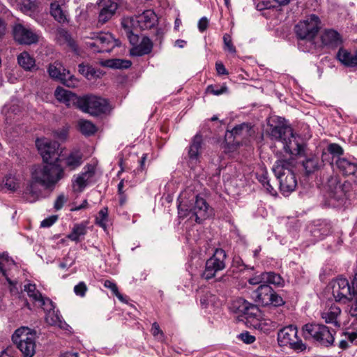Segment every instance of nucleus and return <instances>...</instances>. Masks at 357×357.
<instances>
[{"label":"nucleus","instance_id":"nucleus-1","mask_svg":"<svg viewBox=\"0 0 357 357\" xmlns=\"http://www.w3.org/2000/svg\"><path fill=\"white\" fill-rule=\"evenodd\" d=\"M36 144L45 164L33 167L31 188L38 183L52 190L66 176L64 169L59 164L63 150L58 142L45 138L38 139Z\"/></svg>","mask_w":357,"mask_h":357},{"label":"nucleus","instance_id":"nucleus-2","mask_svg":"<svg viewBox=\"0 0 357 357\" xmlns=\"http://www.w3.org/2000/svg\"><path fill=\"white\" fill-rule=\"evenodd\" d=\"M279 125H271L270 136L272 139L282 143L284 151L292 155H302L305 147L301 144L293 133L291 128L283 123L284 119L280 117Z\"/></svg>","mask_w":357,"mask_h":357},{"label":"nucleus","instance_id":"nucleus-3","mask_svg":"<svg viewBox=\"0 0 357 357\" xmlns=\"http://www.w3.org/2000/svg\"><path fill=\"white\" fill-rule=\"evenodd\" d=\"M273 172L279 181L280 191L284 196H288L295 190L297 179L295 163L292 158L278 160L273 167Z\"/></svg>","mask_w":357,"mask_h":357},{"label":"nucleus","instance_id":"nucleus-4","mask_svg":"<svg viewBox=\"0 0 357 357\" xmlns=\"http://www.w3.org/2000/svg\"><path fill=\"white\" fill-rule=\"evenodd\" d=\"M85 45L93 52H109L120 43L109 32H91L85 36Z\"/></svg>","mask_w":357,"mask_h":357},{"label":"nucleus","instance_id":"nucleus-5","mask_svg":"<svg viewBox=\"0 0 357 357\" xmlns=\"http://www.w3.org/2000/svg\"><path fill=\"white\" fill-rule=\"evenodd\" d=\"M183 197L184 195L181 194L178 198V210L181 216H185L188 213H192L195 217L196 222H201L212 214V209L202 197L196 196L193 206L188 205L187 202L183 200Z\"/></svg>","mask_w":357,"mask_h":357},{"label":"nucleus","instance_id":"nucleus-6","mask_svg":"<svg viewBox=\"0 0 357 357\" xmlns=\"http://www.w3.org/2000/svg\"><path fill=\"white\" fill-rule=\"evenodd\" d=\"M13 342L24 357H33L36 353V333L27 327L17 329L12 336Z\"/></svg>","mask_w":357,"mask_h":357},{"label":"nucleus","instance_id":"nucleus-7","mask_svg":"<svg viewBox=\"0 0 357 357\" xmlns=\"http://www.w3.org/2000/svg\"><path fill=\"white\" fill-rule=\"evenodd\" d=\"M303 335L305 339L312 338L321 345L328 347L333 344L334 336L329 328L324 324H307L303 327Z\"/></svg>","mask_w":357,"mask_h":357},{"label":"nucleus","instance_id":"nucleus-8","mask_svg":"<svg viewBox=\"0 0 357 357\" xmlns=\"http://www.w3.org/2000/svg\"><path fill=\"white\" fill-rule=\"evenodd\" d=\"M320 19L316 15H310L301 20L295 26L296 36L301 40L312 42L320 29Z\"/></svg>","mask_w":357,"mask_h":357},{"label":"nucleus","instance_id":"nucleus-9","mask_svg":"<svg viewBox=\"0 0 357 357\" xmlns=\"http://www.w3.org/2000/svg\"><path fill=\"white\" fill-rule=\"evenodd\" d=\"M77 108L92 116H98L107 111L108 104L105 99L100 97L86 95L80 97Z\"/></svg>","mask_w":357,"mask_h":357},{"label":"nucleus","instance_id":"nucleus-10","mask_svg":"<svg viewBox=\"0 0 357 357\" xmlns=\"http://www.w3.org/2000/svg\"><path fill=\"white\" fill-rule=\"evenodd\" d=\"M252 297L256 303L262 306L271 305L276 307L284 303L282 298L267 284L260 285L252 292Z\"/></svg>","mask_w":357,"mask_h":357},{"label":"nucleus","instance_id":"nucleus-11","mask_svg":"<svg viewBox=\"0 0 357 357\" xmlns=\"http://www.w3.org/2000/svg\"><path fill=\"white\" fill-rule=\"evenodd\" d=\"M158 22V17L152 10H146L142 14L135 17H126L122 21L123 28H128L129 30L130 24L133 26V29L139 27L140 29H149L153 27Z\"/></svg>","mask_w":357,"mask_h":357},{"label":"nucleus","instance_id":"nucleus-12","mask_svg":"<svg viewBox=\"0 0 357 357\" xmlns=\"http://www.w3.org/2000/svg\"><path fill=\"white\" fill-rule=\"evenodd\" d=\"M297 328L294 326H289L281 329L278 334V341L280 346H289L296 351H303L306 349L305 344L298 339Z\"/></svg>","mask_w":357,"mask_h":357},{"label":"nucleus","instance_id":"nucleus-13","mask_svg":"<svg viewBox=\"0 0 357 357\" xmlns=\"http://www.w3.org/2000/svg\"><path fill=\"white\" fill-rule=\"evenodd\" d=\"M225 259L226 253L225 250L217 248L213 255L206 261L202 277L206 280L214 278L217 272L225 268Z\"/></svg>","mask_w":357,"mask_h":357},{"label":"nucleus","instance_id":"nucleus-14","mask_svg":"<svg viewBox=\"0 0 357 357\" xmlns=\"http://www.w3.org/2000/svg\"><path fill=\"white\" fill-rule=\"evenodd\" d=\"M332 294L336 302L346 303L353 299V288L346 278H338L332 282Z\"/></svg>","mask_w":357,"mask_h":357},{"label":"nucleus","instance_id":"nucleus-15","mask_svg":"<svg viewBox=\"0 0 357 357\" xmlns=\"http://www.w3.org/2000/svg\"><path fill=\"white\" fill-rule=\"evenodd\" d=\"M15 40L20 44L31 45L38 42V35L22 24H16L13 29Z\"/></svg>","mask_w":357,"mask_h":357},{"label":"nucleus","instance_id":"nucleus-16","mask_svg":"<svg viewBox=\"0 0 357 357\" xmlns=\"http://www.w3.org/2000/svg\"><path fill=\"white\" fill-rule=\"evenodd\" d=\"M98 25H103L107 22L116 13L119 5L114 0H100L98 3Z\"/></svg>","mask_w":357,"mask_h":357},{"label":"nucleus","instance_id":"nucleus-17","mask_svg":"<svg viewBox=\"0 0 357 357\" xmlns=\"http://www.w3.org/2000/svg\"><path fill=\"white\" fill-rule=\"evenodd\" d=\"M95 174V167L92 165H86L83 172L73 181V189L75 192H81L89 185Z\"/></svg>","mask_w":357,"mask_h":357},{"label":"nucleus","instance_id":"nucleus-18","mask_svg":"<svg viewBox=\"0 0 357 357\" xmlns=\"http://www.w3.org/2000/svg\"><path fill=\"white\" fill-rule=\"evenodd\" d=\"M320 40L324 47L336 49L343 43L342 35L335 29H325L320 34Z\"/></svg>","mask_w":357,"mask_h":357},{"label":"nucleus","instance_id":"nucleus-19","mask_svg":"<svg viewBox=\"0 0 357 357\" xmlns=\"http://www.w3.org/2000/svg\"><path fill=\"white\" fill-rule=\"evenodd\" d=\"M59 164L62 168L73 171L82 164V154L80 151L75 150L68 153H61Z\"/></svg>","mask_w":357,"mask_h":357},{"label":"nucleus","instance_id":"nucleus-20","mask_svg":"<svg viewBox=\"0 0 357 357\" xmlns=\"http://www.w3.org/2000/svg\"><path fill=\"white\" fill-rule=\"evenodd\" d=\"M342 313L340 307L335 303L326 306L321 313V318L326 324H331L337 328L341 326L340 317Z\"/></svg>","mask_w":357,"mask_h":357},{"label":"nucleus","instance_id":"nucleus-21","mask_svg":"<svg viewBox=\"0 0 357 357\" xmlns=\"http://www.w3.org/2000/svg\"><path fill=\"white\" fill-rule=\"evenodd\" d=\"M46 312L45 321L51 326H58L60 328L65 329L67 326L66 322H64L61 316L54 310V305L52 302V305H44L40 306Z\"/></svg>","mask_w":357,"mask_h":357},{"label":"nucleus","instance_id":"nucleus-22","mask_svg":"<svg viewBox=\"0 0 357 357\" xmlns=\"http://www.w3.org/2000/svg\"><path fill=\"white\" fill-rule=\"evenodd\" d=\"M50 13L52 16L59 23H66L68 22V15L65 9V1L60 2L54 1L50 5Z\"/></svg>","mask_w":357,"mask_h":357},{"label":"nucleus","instance_id":"nucleus-23","mask_svg":"<svg viewBox=\"0 0 357 357\" xmlns=\"http://www.w3.org/2000/svg\"><path fill=\"white\" fill-rule=\"evenodd\" d=\"M54 96L59 102H63L68 107H70L71 105L78 107V100L80 99V97H77L70 91L63 89L62 87H57L55 90Z\"/></svg>","mask_w":357,"mask_h":357},{"label":"nucleus","instance_id":"nucleus-24","mask_svg":"<svg viewBox=\"0 0 357 357\" xmlns=\"http://www.w3.org/2000/svg\"><path fill=\"white\" fill-rule=\"evenodd\" d=\"M337 59L346 67L357 66V52L340 47L336 55Z\"/></svg>","mask_w":357,"mask_h":357},{"label":"nucleus","instance_id":"nucleus-25","mask_svg":"<svg viewBox=\"0 0 357 357\" xmlns=\"http://www.w3.org/2000/svg\"><path fill=\"white\" fill-rule=\"evenodd\" d=\"M24 290L26 291L29 298L38 303L39 307L43 306L44 305H52V301L48 298L43 297L42 294L36 289L35 284H25Z\"/></svg>","mask_w":357,"mask_h":357},{"label":"nucleus","instance_id":"nucleus-26","mask_svg":"<svg viewBox=\"0 0 357 357\" xmlns=\"http://www.w3.org/2000/svg\"><path fill=\"white\" fill-rule=\"evenodd\" d=\"M48 73L51 77L64 83L67 76L69 75V71L66 70L61 63L54 62L50 64Z\"/></svg>","mask_w":357,"mask_h":357},{"label":"nucleus","instance_id":"nucleus-27","mask_svg":"<svg viewBox=\"0 0 357 357\" xmlns=\"http://www.w3.org/2000/svg\"><path fill=\"white\" fill-rule=\"evenodd\" d=\"M339 170L345 176H354L357 178V165L345 158H340L336 162Z\"/></svg>","mask_w":357,"mask_h":357},{"label":"nucleus","instance_id":"nucleus-28","mask_svg":"<svg viewBox=\"0 0 357 357\" xmlns=\"http://www.w3.org/2000/svg\"><path fill=\"white\" fill-rule=\"evenodd\" d=\"M327 185L331 197L337 200H340L343 198L344 192L342 185L338 181L337 177L331 176L328 181Z\"/></svg>","mask_w":357,"mask_h":357},{"label":"nucleus","instance_id":"nucleus-29","mask_svg":"<svg viewBox=\"0 0 357 357\" xmlns=\"http://www.w3.org/2000/svg\"><path fill=\"white\" fill-rule=\"evenodd\" d=\"M153 47L151 40L147 37H144L138 45L130 50V54L133 56H142L149 54Z\"/></svg>","mask_w":357,"mask_h":357},{"label":"nucleus","instance_id":"nucleus-30","mask_svg":"<svg viewBox=\"0 0 357 357\" xmlns=\"http://www.w3.org/2000/svg\"><path fill=\"white\" fill-rule=\"evenodd\" d=\"M87 229L84 223L75 224L71 232L67 235V238L76 243L80 242L86 234Z\"/></svg>","mask_w":357,"mask_h":357},{"label":"nucleus","instance_id":"nucleus-31","mask_svg":"<svg viewBox=\"0 0 357 357\" xmlns=\"http://www.w3.org/2000/svg\"><path fill=\"white\" fill-rule=\"evenodd\" d=\"M235 307L239 312L248 315H255L258 309L255 305L250 303L243 298H238L234 303Z\"/></svg>","mask_w":357,"mask_h":357},{"label":"nucleus","instance_id":"nucleus-32","mask_svg":"<svg viewBox=\"0 0 357 357\" xmlns=\"http://www.w3.org/2000/svg\"><path fill=\"white\" fill-rule=\"evenodd\" d=\"M321 165V162L316 155H310L303 162V166L307 174L313 173L320 167Z\"/></svg>","mask_w":357,"mask_h":357},{"label":"nucleus","instance_id":"nucleus-33","mask_svg":"<svg viewBox=\"0 0 357 357\" xmlns=\"http://www.w3.org/2000/svg\"><path fill=\"white\" fill-rule=\"evenodd\" d=\"M202 137L199 135H196L192 139V143L189 148L188 155L192 160H197L199 155L202 146Z\"/></svg>","mask_w":357,"mask_h":357},{"label":"nucleus","instance_id":"nucleus-34","mask_svg":"<svg viewBox=\"0 0 357 357\" xmlns=\"http://www.w3.org/2000/svg\"><path fill=\"white\" fill-rule=\"evenodd\" d=\"M19 65L25 70H32L35 68V59L26 52H23L17 56Z\"/></svg>","mask_w":357,"mask_h":357},{"label":"nucleus","instance_id":"nucleus-35","mask_svg":"<svg viewBox=\"0 0 357 357\" xmlns=\"http://www.w3.org/2000/svg\"><path fill=\"white\" fill-rule=\"evenodd\" d=\"M15 266V262L12 259H10L7 255H0V271L4 275L9 283H11V281L8 278L7 271L10 269L11 267Z\"/></svg>","mask_w":357,"mask_h":357},{"label":"nucleus","instance_id":"nucleus-36","mask_svg":"<svg viewBox=\"0 0 357 357\" xmlns=\"http://www.w3.org/2000/svg\"><path fill=\"white\" fill-rule=\"evenodd\" d=\"M250 128L248 124L243 123L234 127L231 131L227 132L226 134V139L228 140L229 138L234 137L236 139L240 135H248Z\"/></svg>","mask_w":357,"mask_h":357},{"label":"nucleus","instance_id":"nucleus-37","mask_svg":"<svg viewBox=\"0 0 357 357\" xmlns=\"http://www.w3.org/2000/svg\"><path fill=\"white\" fill-rule=\"evenodd\" d=\"M132 63L128 60H123L119 59L106 60L102 63V65L111 68H128Z\"/></svg>","mask_w":357,"mask_h":357},{"label":"nucleus","instance_id":"nucleus-38","mask_svg":"<svg viewBox=\"0 0 357 357\" xmlns=\"http://www.w3.org/2000/svg\"><path fill=\"white\" fill-rule=\"evenodd\" d=\"M78 126L80 132L84 135H93L96 131V126L91 121L81 119L78 121Z\"/></svg>","mask_w":357,"mask_h":357},{"label":"nucleus","instance_id":"nucleus-39","mask_svg":"<svg viewBox=\"0 0 357 357\" xmlns=\"http://www.w3.org/2000/svg\"><path fill=\"white\" fill-rule=\"evenodd\" d=\"M78 71L88 79L99 77V72L89 65H84L83 63L79 64L78 66Z\"/></svg>","mask_w":357,"mask_h":357},{"label":"nucleus","instance_id":"nucleus-40","mask_svg":"<svg viewBox=\"0 0 357 357\" xmlns=\"http://www.w3.org/2000/svg\"><path fill=\"white\" fill-rule=\"evenodd\" d=\"M265 282L280 286L282 284V278L278 274L273 272H264Z\"/></svg>","mask_w":357,"mask_h":357},{"label":"nucleus","instance_id":"nucleus-41","mask_svg":"<svg viewBox=\"0 0 357 357\" xmlns=\"http://www.w3.org/2000/svg\"><path fill=\"white\" fill-rule=\"evenodd\" d=\"M3 186L10 191H15L19 188V183L17 179L11 176H6L3 180Z\"/></svg>","mask_w":357,"mask_h":357},{"label":"nucleus","instance_id":"nucleus-42","mask_svg":"<svg viewBox=\"0 0 357 357\" xmlns=\"http://www.w3.org/2000/svg\"><path fill=\"white\" fill-rule=\"evenodd\" d=\"M96 221V224L103 228L105 230L107 229V223L108 222L107 208H103L99 211Z\"/></svg>","mask_w":357,"mask_h":357},{"label":"nucleus","instance_id":"nucleus-43","mask_svg":"<svg viewBox=\"0 0 357 357\" xmlns=\"http://www.w3.org/2000/svg\"><path fill=\"white\" fill-rule=\"evenodd\" d=\"M104 287L109 289L112 293L122 302L124 301V298L122 294L119 291L118 287L115 283L110 280H105L104 282Z\"/></svg>","mask_w":357,"mask_h":357},{"label":"nucleus","instance_id":"nucleus-44","mask_svg":"<svg viewBox=\"0 0 357 357\" xmlns=\"http://www.w3.org/2000/svg\"><path fill=\"white\" fill-rule=\"evenodd\" d=\"M206 91L215 96H220L227 93L228 91V88L225 84H223L220 87L215 86L213 85H209L206 89Z\"/></svg>","mask_w":357,"mask_h":357},{"label":"nucleus","instance_id":"nucleus-45","mask_svg":"<svg viewBox=\"0 0 357 357\" xmlns=\"http://www.w3.org/2000/svg\"><path fill=\"white\" fill-rule=\"evenodd\" d=\"M223 42L225 45V49L229 52L231 54H235L236 52V47L234 46L231 40V38L230 35L225 33L223 36Z\"/></svg>","mask_w":357,"mask_h":357},{"label":"nucleus","instance_id":"nucleus-46","mask_svg":"<svg viewBox=\"0 0 357 357\" xmlns=\"http://www.w3.org/2000/svg\"><path fill=\"white\" fill-rule=\"evenodd\" d=\"M56 37L61 42H66L69 45H70V46L73 45V43L71 40V38H70V35L68 34V33L66 30L59 29L57 31Z\"/></svg>","mask_w":357,"mask_h":357},{"label":"nucleus","instance_id":"nucleus-47","mask_svg":"<svg viewBox=\"0 0 357 357\" xmlns=\"http://www.w3.org/2000/svg\"><path fill=\"white\" fill-rule=\"evenodd\" d=\"M328 151L335 155L339 156L343 153L342 148L337 144H331L328 146Z\"/></svg>","mask_w":357,"mask_h":357},{"label":"nucleus","instance_id":"nucleus-48","mask_svg":"<svg viewBox=\"0 0 357 357\" xmlns=\"http://www.w3.org/2000/svg\"><path fill=\"white\" fill-rule=\"evenodd\" d=\"M151 332L152 335L159 340H162L164 335L163 332L160 330V326L157 322L152 324Z\"/></svg>","mask_w":357,"mask_h":357},{"label":"nucleus","instance_id":"nucleus-49","mask_svg":"<svg viewBox=\"0 0 357 357\" xmlns=\"http://www.w3.org/2000/svg\"><path fill=\"white\" fill-rule=\"evenodd\" d=\"M87 290V287L84 282H81L74 287V291L76 295L79 296H84Z\"/></svg>","mask_w":357,"mask_h":357},{"label":"nucleus","instance_id":"nucleus-50","mask_svg":"<svg viewBox=\"0 0 357 357\" xmlns=\"http://www.w3.org/2000/svg\"><path fill=\"white\" fill-rule=\"evenodd\" d=\"M239 338L246 344H251L255 341V337L250 335L248 332L242 333L239 335Z\"/></svg>","mask_w":357,"mask_h":357},{"label":"nucleus","instance_id":"nucleus-51","mask_svg":"<svg viewBox=\"0 0 357 357\" xmlns=\"http://www.w3.org/2000/svg\"><path fill=\"white\" fill-rule=\"evenodd\" d=\"M250 284H259L262 282H265V278L264 276V273H261L259 275H255L253 277L250 278L248 280Z\"/></svg>","mask_w":357,"mask_h":357},{"label":"nucleus","instance_id":"nucleus-52","mask_svg":"<svg viewBox=\"0 0 357 357\" xmlns=\"http://www.w3.org/2000/svg\"><path fill=\"white\" fill-rule=\"evenodd\" d=\"M66 202V197L63 194L60 195L59 196H58L54 202V208L56 210H60Z\"/></svg>","mask_w":357,"mask_h":357},{"label":"nucleus","instance_id":"nucleus-53","mask_svg":"<svg viewBox=\"0 0 357 357\" xmlns=\"http://www.w3.org/2000/svg\"><path fill=\"white\" fill-rule=\"evenodd\" d=\"M57 220V217L56 216H51V217H49L45 220H43L41 223H40V227H49L50 226H52Z\"/></svg>","mask_w":357,"mask_h":357},{"label":"nucleus","instance_id":"nucleus-54","mask_svg":"<svg viewBox=\"0 0 357 357\" xmlns=\"http://www.w3.org/2000/svg\"><path fill=\"white\" fill-rule=\"evenodd\" d=\"M353 299H354V301L350 306L349 314L357 319V295H354Z\"/></svg>","mask_w":357,"mask_h":357},{"label":"nucleus","instance_id":"nucleus-55","mask_svg":"<svg viewBox=\"0 0 357 357\" xmlns=\"http://www.w3.org/2000/svg\"><path fill=\"white\" fill-rule=\"evenodd\" d=\"M208 25V20L206 17H202L198 22V29L199 31L204 32L206 30Z\"/></svg>","mask_w":357,"mask_h":357},{"label":"nucleus","instance_id":"nucleus-56","mask_svg":"<svg viewBox=\"0 0 357 357\" xmlns=\"http://www.w3.org/2000/svg\"><path fill=\"white\" fill-rule=\"evenodd\" d=\"M132 28H133V26H132V24H130L129 31H128V28H124V29L126 30L128 34V33L130 34L128 36L130 43L132 44H135L137 41V35L132 33Z\"/></svg>","mask_w":357,"mask_h":357},{"label":"nucleus","instance_id":"nucleus-57","mask_svg":"<svg viewBox=\"0 0 357 357\" xmlns=\"http://www.w3.org/2000/svg\"><path fill=\"white\" fill-rule=\"evenodd\" d=\"M68 134V130L67 128H63L60 130L56 131V137L60 139H66Z\"/></svg>","mask_w":357,"mask_h":357},{"label":"nucleus","instance_id":"nucleus-58","mask_svg":"<svg viewBox=\"0 0 357 357\" xmlns=\"http://www.w3.org/2000/svg\"><path fill=\"white\" fill-rule=\"evenodd\" d=\"M215 68L218 75H222L228 74V71L222 63H216Z\"/></svg>","mask_w":357,"mask_h":357},{"label":"nucleus","instance_id":"nucleus-59","mask_svg":"<svg viewBox=\"0 0 357 357\" xmlns=\"http://www.w3.org/2000/svg\"><path fill=\"white\" fill-rule=\"evenodd\" d=\"M258 180L264 186L269 183L267 172H263L261 174L259 175Z\"/></svg>","mask_w":357,"mask_h":357},{"label":"nucleus","instance_id":"nucleus-60","mask_svg":"<svg viewBox=\"0 0 357 357\" xmlns=\"http://www.w3.org/2000/svg\"><path fill=\"white\" fill-rule=\"evenodd\" d=\"M88 206L87 200H84L79 206H75L70 209L71 211H76L86 208Z\"/></svg>","mask_w":357,"mask_h":357},{"label":"nucleus","instance_id":"nucleus-61","mask_svg":"<svg viewBox=\"0 0 357 357\" xmlns=\"http://www.w3.org/2000/svg\"><path fill=\"white\" fill-rule=\"evenodd\" d=\"M353 294L357 295V273H356L352 281Z\"/></svg>","mask_w":357,"mask_h":357},{"label":"nucleus","instance_id":"nucleus-62","mask_svg":"<svg viewBox=\"0 0 357 357\" xmlns=\"http://www.w3.org/2000/svg\"><path fill=\"white\" fill-rule=\"evenodd\" d=\"M268 192H269L271 195H274L276 192L274 188L271 186L270 183H267L265 186H264Z\"/></svg>","mask_w":357,"mask_h":357},{"label":"nucleus","instance_id":"nucleus-63","mask_svg":"<svg viewBox=\"0 0 357 357\" xmlns=\"http://www.w3.org/2000/svg\"><path fill=\"white\" fill-rule=\"evenodd\" d=\"M0 357H13L11 355V351L10 349H7L4 351H2L0 354Z\"/></svg>","mask_w":357,"mask_h":357},{"label":"nucleus","instance_id":"nucleus-64","mask_svg":"<svg viewBox=\"0 0 357 357\" xmlns=\"http://www.w3.org/2000/svg\"><path fill=\"white\" fill-rule=\"evenodd\" d=\"M61 357H77V354L74 352H66L63 354Z\"/></svg>","mask_w":357,"mask_h":357}]
</instances>
